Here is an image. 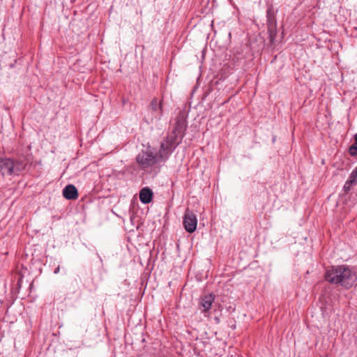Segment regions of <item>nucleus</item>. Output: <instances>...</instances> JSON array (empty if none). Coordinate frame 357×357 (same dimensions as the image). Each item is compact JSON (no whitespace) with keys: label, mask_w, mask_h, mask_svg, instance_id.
I'll use <instances>...</instances> for the list:
<instances>
[{"label":"nucleus","mask_w":357,"mask_h":357,"mask_svg":"<svg viewBox=\"0 0 357 357\" xmlns=\"http://www.w3.org/2000/svg\"><path fill=\"white\" fill-rule=\"evenodd\" d=\"M324 278L331 284L349 289L356 282L357 275L346 265L332 266L326 269Z\"/></svg>","instance_id":"obj_1"},{"label":"nucleus","mask_w":357,"mask_h":357,"mask_svg":"<svg viewBox=\"0 0 357 357\" xmlns=\"http://www.w3.org/2000/svg\"><path fill=\"white\" fill-rule=\"evenodd\" d=\"M181 142V139L176 138L174 134L168 135L160 143V149L157 152L159 159L162 162L167 161Z\"/></svg>","instance_id":"obj_2"},{"label":"nucleus","mask_w":357,"mask_h":357,"mask_svg":"<svg viewBox=\"0 0 357 357\" xmlns=\"http://www.w3.org/2000/svg\"><path fill=\"white\" fill-rule=\"evenodd\" d=\"M136 161L142 169H146L151 167L157 163L162 162L159 159L157 153H153L151 150L141 151L136 157Z\"/></svg>","instance_id":"obj_3"},{"label":"nucleus","mask_w":357,"mask_h":357,"mask_svg":"<svg viewBox=\"0 0 357 357\" xmlns=\"http://www.w3.org/2000/svg\"><path fill=\"white\" fill-rule=\"evenodd\" d=\"M187 115L185 112L180 111L176 119V122L174 125L173 130L171 135H175L176 138L182 141L185 135V131L188 127V122L186 120Z\"/></svg>","instance_id":"obj_4"},{"label":"nucleus","mask_w":357,"mask_h":357,"mask_svg":"<svg viewBox=\"0 0 357 357\" xmlns=\"http://www.w3.org/2000/svg\"><path fill=\"white\" fill-rule=\"evenodd\" d=\"M33 157L29 153H18L14 160L16 174L26 170L32 163Z\"/></svg>","instance_id":"obj_5"},{"label":"nucleus","mask_w":357,"mask_h":357,"mask_svg":"<svg viewBox=\"0 0 357 357\" xmlns=\"http://www.w3.org/2000/svg\"><path fill=\"white\" fill-rule=\"evenodd\" d=\"M183 225L188 233H193L197 225V219L196 215L189 209H187L183 217Z\"/></svg>","instance_id":"obj_6"},{"label":"nucleus","mask_w":357,"mask_h":357,"mask_svg":"<svg viewBox=\"0 0 357 357\" xmlns=\"http://www.w3.org/2000/svg\"><path fill=\"white\" fill-rule=\"evenodd\" d=\"M0 172L3 176L16 174L14 159L0 158Z\"/></svg>","instance_id":"obj_7"},{"label":"nucleus","mask_w":357,"mask_h":357,"mask_svg":"<svg viewBox=\"0 0 357 357\" xmlns=\"http://www.w3.org/2000/svg\"><path fill=\"white\" fill-rule=\"evenodd\" d=\"M215 301V296L213 294L204 295L200 298L199 305L202 312H208Z\"/></svg>","instance_id":"obj_8"},{"label":"nucleus","mask_w":357,"mask_h":357,"mask_svg":"<svg viewBox=\"0 0 357 357\" xmlns=\"http://www.w3.org/2000/svg\"><path fill=\"white\" fill-rule=\"evenodd\" d=\"M78 191L72 184L67 185L63 190V196L68 200H74L78 197Z\"/></svg>","instance_id":"obj_9"},{"label":"nucleus","mask_w":357,"mask_h":357,"mask_svg":"<svg viewBox=\"0 0 357 357\" xmlns=\"http://www.w3.org/2000/svg\"><path fill=\"white\" fill-rule=\"evenodd\" d=\"M153 193L149 187L143 188L139 194V200L142 204H147L152 202Z\"/></svg>","instance_id":"obj_10"},{"label":"nucleus","mask_w":357,"mask_h":357,"mask_svg":"<svg viewBox=\"0 0 357 357\" xmlns=\"http://www.w3.org/2000/svg\"><path fill=\"white\" fill-rule=\"evenodd\" d=\"M150 108L152 110L153 116L158 119H160L162 115V100L158 101L157 98H153L151 100Z\"/></svg>","instance_id":"obj_11"},{"label":"nucleus","mask_w":357,"mask_h":357,"mask_svg":"<svg viewBox=\"0 0 357 357\" xmlns=\"http://www.w3.org/2000/svg\"><path fill=\"white\" fill-rule=\"evenodd\" d=\"M357 184V167L352 171L351 173L349 178L345 182L343 190L345 192V193H348L350 190L352 185H356Z\"/></svg>","instance_id":"obj_12"},{"label":"nucleus","mask_w":357,"mask_h":357,"mask_svg":"<svg viewBox=\"0 0 357 357\" xmlns=\"http://www.w3.org/2000/svg\"><path fill=\"white\" fill-rule=\"evenodd\" d=\"M275 13L273 6L269 5L266 10L267 25L277 24Z\"/></svg>","instance_id":"obj_13"},{"label":"nucleus","mask_w":357,"mask_h":357,"mask_svg":"<svg viewBox=\"0 0 357 357\" xmlns=\"http://www.w3.org/2000/svg\"><path fill=\"white\" fill-rule=\"evenodd\" d=\"M267 26L270 41L273 42L277 35V24H270Z\"/></svg>","instance_id":"obj_14"},{"label":"nucleus","mask_w":357,"mask_h":357,"mask_svg":"<svg viewBox=\"0 0 357 357\" xmlns=\"http://www.w3.org/2000/svg\"><path fill=\"white\" fill-rule=\"evenodd\" d=\"M349 154L351 156L357 155V133L354 136V142L349 149Z\"/></svg>","instance_id":"obj_15"},{"label":"nucleus","mask_w":357,"mask_h":357,"mask_svg":"<svg viewBox=\"0 0 357 357\" xmlns=\"http://www.w3.org/2000/svg\"><path fill=\"white\" fill-rule=\"evenodd\" d=\"M59 271H60V267H59V266H58L57 268H55V270H54V273L55 274H57V273H59Z\"/></svg>","instance_id":"obj_16"},{"label":"nucleus","mask_w":357,"mask_h":357,"mask_svg":"<svg viewBox=\"0 0 357 357\" xmlns=\"http://www.w3.org/2000/svg\"><path fill=\"white\" fill-rule=\"evenodd\" d=\"M215 321L216 324H219L220 321V319L218 317H215Z\"/></svg>","instance_id":"obj_17"}]
</instances>
